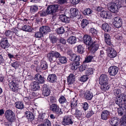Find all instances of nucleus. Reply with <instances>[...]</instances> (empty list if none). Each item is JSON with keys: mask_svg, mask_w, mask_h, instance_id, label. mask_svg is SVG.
<instances>
[{"mask_svg": "<svg viewBox=\"0 0 126 126\" xmlns=\"http://www.w3.org/2000/svg\"><path fill=\"white\" fill-rule=\"evenodd\" d=\"M58 5H52L48 6L47 9V14L52 15V17L55 18L57 15L56 11L58 9Z\"/></svg>", "mask_w": 126, "mask_h": 126, "instance_id": "nucleus-1", "label": "nucleus"}, {"mask_svg": "<svg viewBox=\"0 0 126 126\" xmlns=\"http://www.w3.org/2000/svg\"><path fill=\"white\" fill-rule=\"evenodd\" d=\"M47 56L49 61L50 62H55L57 58L60 57L61 55L58 52L55 51L48 53Z\"/></svg>", "mask_w": 126, "mask_h": 126, "instance_id": "nucleus-2", "label": "nucleus"}, {"mask_svg": "<svg viewBox=\"0 0 126 126\" xmlns=\"http://www.w3.org/2000/svg\"><path fill=\"white\" fill-rule=\"evenodd\" d=\"M49 109L51 111L58 115L63 113L61 109L60 108L59 106L56 104H54L50 105Z\"/></svg>", "mask_w": 126, "mask_h": 126, "instance_id": "nucleus-3", "label": "nucleus"}, {"mask_svg": "<svg viewBox=\"0 0 126 126\" xmlns=\"http://www.w3.org/2000/svg\"><path fill=\"white\" fill-rule=\"evenodd\" d=\"M116 98L115 103L118 105L119 106L120 105H122L124 102L126 101V95L123 94L120 95L119 96H117Z\"/></svg>", "mask_w": 126, "mask_h": 126, "instance_id": "nucleus-4", "label": "nucleus"}, {"mask_svg": "<svg viewBox=\"0 0 126 126\" xmlns=\"http://www.w3.org/2000/svg\"><path fill=\"white\" fill-rule=\"evenodd\" d=\"M118 3H117L111 2L109 3L108 5V9L111 12L113 13H116L118 11V8L120 7L118 6Z\"/></svg>", "mask_w": 126, "mask_h": 126, "instance_id": "nucleus-5", "label": "nucleus"}, {"mask_svg": "<svg viewBox=\"0 0 126 126\" xmlns=\"http://www.w3.org/2000/svg\"><path fill=\"white\" fill-rule=\"evenodd\" d=\"M9 85L10 89L14 92L16 93L18 92L19 89L18 85L15 80L9 81Z\"/></svg>", "mask_w": 126, "mask_h": 126, "instance_id": "nucleus-6", "label": "nucleus"}, {"mask_svg": "<svg viewBox=\"0 0 126 126\" xmlns=\"http://www.w3.org/2000/svg\"><path fill=\"white\" fill-rule=\"evenodd\" d=\"M107 52L108 53V55L110 58H113L117 55V52L114 48L112 47H108L106 49Z\"/></svg>", "mask_w": 126, "mask_h": 126, "instance_id": "nucleus-7", "label": "nucleus"}, {"mask_svg": "<svg viewBox=\"0 0 126 126\" xmlns=\"http://www.w3.org/2000/svg\"><path fill=\"white\" fill-rule=\"evenodd\" d=\"M113 24L114 26L116 28L121 27L122 25V21L121 18L119 17L114 18Z\"/></svg>", "mask_w": 126, "mask_h": 126, "instance_id": "nucleus-8", "label": "nucleus"}, {"mask_svg": "<svg viewBox=\"0 0 126 126\" xmlns=\"http://www.w3.org/2000/svg\"><path fill=\"white\" fill-rule=\"evenodd\" d=\"M42 94L44 96H48L50 93V90L48 86L46 84H44L42 88Z\"/></svg>", "mask_w": 126, "mask_h": 126, "instance_id": "nucleus-9", "label": "nucleus"}, {"mask_svg": "<svg viewBox=\"0 0 126 126\" xmlns=\"http://www.w3.org/2000/svg\"><path fill=\"white\" fill-rule=\"evenodd\" d=\"M62 123L63 125L65 126L72 124L73 122L70 116H65L63 117Z\"/></svg>", "mask_w": 126, "mask_h": 126, "instance_id": "nucleus-10", "label": "nucleus"}, {"mask_svg": "<svg viewBox=\"0 0 126 126\" xmlns=\"http://www.w3.org/2000/svg\"><path fill=\"white\" fill-rule=\"evenodd\" d=\"M118 68L115 66H111L108 69V72L111 76H114L116 75L118 70Z\"/></svg>", "mask_w": 126, "mask_h": 126, "instance_id": "nucleus-11", "label": "nucleus"}, {"mask_svg": "<svg viewBox=\"0 0 126 126\" xmlns=\"http://www.w3.org/2000/svg\"><path fill=\"white\" fill-rule=\"evenodd\" d=\"M83 38L84 42L86 45L90 46L93 43L91 37L90 36L86 35L84 36Z\"/></svg>", "mask_w": 126, "mask_h": 126, "instance_id": "nucleus-12", "label": "nucleus"}, {"mask_svg": "<svg viewBox=\"0 0 126 126\" xmlns=\"http://www.w3.org/2000/svg\"><path fill=\"white\" fill-rule=\"evenodd\" d=\"M108 80V78L107 75L105 74L102 75L100 77L99 83L102 85L104 83H107Z\"/></svg>", "mask_w": 126, "mask_h": 126, "instance_id": "nucleus-13", "label": "nucleus"}, {"mask_svg": "<svg viewBox=\"0 0 126 126\" xmlns=\"http://www.w3.org/2000/svg\"><path fill=\"white\" fill-rule=\"evenodd\" d=\"M110 115V112L107 110H104L101 114V119L104 120H107Z\"/></svg>", "mask_w": 126, "mask_h": 126, "instance_id": "nucleus-14", "label": "nucleus"}, {"mask_svg": "<svg viewBox=\"0 0 126 126\" xmlns=\"http://www.w3.org/2000/svg\"><path fill=\"white\" fill-rule=\"evenodd\" d=\"M70 60L71 61H74L75 63H79V61L80 59V57L77 55L75 54H71L70 55Z\"/></svg>", "mask_w": 126, "mask_h": 126, "instance_id": "nucleus-15", "label": "nucleus"}, {"mask_svg": "<svg viewBox=\"0 0 126 126\" xmlns=\"http://www.w3.org/2000/svg\"><path fill=\"white\" fill-rule=\"evenodd\" d=\"M120 122L119 119L117 117H114L111 118L110 124L112 126H117L120 124Z\"/></svg>", "mask_w": 126, "mask_h": 126, "instance_id": "nucleus-16", "label": "nucleus"}, {"mask_svg": "<svg viewBox=\"0 0 126 126\" xmlns=\"http://www.w3.org/2000/svg\"><path fill=\"white\" fill-rule=\"evenodd\" d=\"M34 79L39 83H43L45 82L44 78L39 74L37 73L35 75Z\"/></svg>", "mask_w": 126, "mask_h": 126, "instance_id": "nucleus-17", "label": "nucleus"}, {"mask_svg": "<svg viewBox=\"0 0 126 126\" xmlns=\"http://www.w3.org/2000/svg\"><path fill=\"white\" fill-rule=\"evenodd\" d=\"M8 42L7 38H5L2 39L1 42L0 43L1 47L6 50H8Z\"/></svg>", "mask_w": 126, "mask_h": 126, "instance_id": "nucleus-18", "label": "nucleus"}, {"mask_svg": "<svg viewBox=\"0 0 126 126\" xmlns=\"http://www.w3.org/2000/svg\"><path fill=\"white\" fill-rule=\"evenodd\" d=\"M8 42L7 38H5L2 39L1 42L0 43L1 47L6 50H8Z\"/></svg>", "mask_w": 126, "mask_h": 126, "instance_id": "nucleus-19", "label": "nucleus"}, {"mask_svg": "<svg viewBox=\"0 0 126 126\" xmlns=\"http://www.w3.org/2000/svg\"><path fill=\"white\" fill-rule=\"evenodd\" d=\"M99 46L95 41L92 43L90 46L89 47L93 52H95L98 49Z\"/></svg>", "mask_w": 126, "mask_h": 126, "instance_id": "nucleus-20", "label": "nucleus"}, {"mask_svg": "<svg viewBox=\"0 0 126 126\" xmlns=\"http://www.w3.org/2000/svg\"><path fill=\"white\" fill-rule=\"evenodd\" d=\"M47 79L50 82L54 83L56 81L57 77L55 74H50L48 75Z\"/></svg>", "mask_w": 126, "mask_h": 126, "instance_id": "nucleus-21", "label": "nucleus"}, {"mask_svg": "<svg viewBox=\"0 0 126 126\" xmlns=\"http://www.w3.org/2000/svg\"><path fill=\"white\" fill-rule=\"evenodd\" d=\"M15 118L14 113L11 110H8V121L12 123L15 120Z\"/></svg>", "mask_w": 126, "mask_h": 126, "instance_id": "nucleus-22", "label": "nucleus"}, {"mask_svg": "<svg viewBox=\"0 0 126 126\" xmlns=\"http://www.w3.org/2000/svg\"><path fill=\"white\" fill-rule=\"evenodd\" d=\"M50 29L49 27L47 26H44L42 27L39 29V31L43 34H46L50 31Z\"/></svg>", "mask_w": 126, "mask_h": 126, "instance_id": "nucleus-23", "label": "nucleus"}, {"mask_svg": "<svg viewBox=\"0 0 126 126\" xmlns=\"http://www.w3.org/2000/svg\"><path fill=\"white\" fill-rule=\"evenodd\" d=\"M25 116L29 121H32L34 119L33 114L30 111H26L25 113Z\"/></svg>", "mask_w": 126, "mask_h": 126, "instance_id": "nucleus-24", "label": "nucleus"}, {"mask_svg": "<svg viewBox=\"0 0 126 126\" xmlns=\"http://www.w3.org/2000/svg\"><path fill=\"white\" fill-rule=\"evenodd\" d=\"M78 13V11L77 9L75 8L71 9L69 14L70 17L71 18L75 17L77 15Z\"/></svg>", "mask_w": 126, "mask_h": 126, "instance_id": "nucleus-25", "label": "nucleus"}, {"mask_svg": "<svg viewBox=\"0 0 126 126\" xmlns=\"http://www.w3.org/2000/svg\"><path fill=\"white\" fill-rule=\"evenodd\" d=\"M75 77L73 74H70L67 77V81L68 84H73L75 81Z\"/></svg>", "mask_w": 126, "mask_h": 126, "instance_id": "nucleus-26", "label": "nucleus"}, {"mask_svg": "<svg viewBox=\"0 0 126 126\" xmlns=\"http://www.w3.org/2000/svg\"><path fill=\"white\" fill-rule=\"evenodd\" d=\"M110 15V12L108 11H102L100 13L101 16L106 19L109 18Z\"/></svg>", "mask_w": 126, "mask_h": 126, "instance_id": "nucleus-27", "label": "nucleus"}, {"mask_svg": "<svg viewBox=\"0 0 126 126\" xmlns=\"http://www.w3.org/2000/svg\"><path fill=\"white\" fill-rule=\"evenodd\" d=\"M105 40L107 44L109 46L112 45L111 42L110 37L109 35L107 33H105L104 34Z\"/></svg>", "mask_w": 126, "mask_h": 126, "instance_id": "nucleus-28", "label": "nucleus"}, {"mask_svg": "<svg viewBox=\"0 0 126 126\" xmlns=\"http://www.w3.org/2000/svg\"><path fill=\"white\" fill-rule=\"evenodd\" d=\"M85 99L88 100H91L93 97V93L89 91H86L85 93Z\"/></svg>", "mask_w": 126, "mask_h": 126, "instance_id": "nucleus-29", "label": "nucleus"}, {"mask_svg": "<svg viewBox=\"0 0 126 126\" xmlns=\"http://www.w3.org/2000/svg\"><path fill=\"white\" fill-rule=\"evenodd\" d=\"M71 111L73 114L75 115L76 116H79L81 115V112L76 108L75 109L72 108L71 109Z\"/></svg>", "mask_w": 126, "mask_h": 126, "instance_id": "nucleus-30", "label": "nucleus"}, {"mask_svg": "<svg viewBox=\"0 0 126 126\" xmlns=\"http://www.w3.org/2000/svg\"><path fill=\"white\" fill-rule=\"evenodd\" d=\"M76 37L73 36H71L67 40L68 43L71 44H75L76 42Z\"/></svg>", "mask_w": 126, "mask_h": 126, "instance_id": "nucleus-31", "label": "nucleus"}, {"mask_svg": "<svg viewBox=\"0 0 126 126\" xmlns=\"http://www.w3.org/2000/svg\"><path fill=\"white\" fill-rule=\"evenodd\" d=\"M40 88L39 83L36 81L33 82L32 86V89L33 91H36Z\"/></svg>", "mask_w": 126, "mask_h": 126, "instance_id": "nucleus-32", "label": "nucleus"}, {"mask_svg": "<svg viewBox=\"0 0 126 126\" xmlns=\"http://www.w3.org/2000/svg\"><path fill=\"white\" fill-rule=\"evenodd\" d=\"M79 63H70V68L72 70L77 69L79 67Z\"/></svg>", "mask_w": 126, "mask_h": 126, "instance_id": "nucleus-33", "label": "nucleus"}, {"mask_svg": "<svg viewBox=\"0 0 126 126\" xmlns=\"http://www.w3.org/2000/svg\"><path fill=\"white\" fill-rule=\"evenodd\" d=\"M60 19L62 21L65 23L68 22L69 18L64 15H61L60 16Z\"/></svg>", "mask_w": 126, "mask_h": 126, "instance_id": "nucleus-34", "label": "nucleus"}, {"mask_svg": "<svg viewBox=\"0 0 126 126\" xmlns=\"http://www.w3.org/2000/svg\"><path fill=\"white\" fill-rule=\"evenodd\" d=\"M102 28L106 32H109L111 30V27H109L107 23L103 24L102 26Z\"/></svg>", "mask_w": 126, "mask_h": 126, "instance_id": "nucleus-35", "label": "nucleus"}, {"mask_svg": "<svg viewBox=\"0 0 126 126\" xmlns=\"http://www.w3.org/2000/svg\"><path fill=\"white\" fill-rule=\"evenodd\" d=\"M15 106L18 109L22 110L24 108L23 103L21 102H18L15 103Z\"/></svg>", "mask_w": 126, "mask_h": 126, "instance_id": "nucleus-36", "label": "nucleus"}, {"mask_svg": "<svg viewBox=\"0 0 126 126\" xmlns=\"http://www.w3.org/2000/svg\"><path fill=\"white\" fill-rule=\"evenodd\" d=\"M40 66V68L41 69L43 70H46L48 67V64L45 61H44L41 63Z\"/></svg>", "mask_w": 126, "mask_h": 126, "instance_id": "nucleus-37", "label": "nucleus"}, {"mask_svg": "<svg viewBox=\"0 0 126 126\" xmlns=\"http://www.w3.org/2000/svg\"><path fill=\"white\" fill-rule=\"evenodd\" d=\"M59 62L61 63L64 64L66 63L67 60L65 56H61L59 58Z\"/></svg>", "mask_w": 126, "mask_h": 126, "instance_id": "nucleus-38", "label": "nucleus"}, {"mask_svg": "<svg viewBox=\"0 0 126 126\" xmlns=\"http://www.w3.org/2000/svg\"><path fill=\"white\" fill-rule=\"evenodd\" d=\"M77 104V100H75L74 98L72 99L71 100V109H72V108L75 109L76 108Z\"/></svg>", "mask_w": 126, "mask_h": 126, "instance_id": "nucleus-39", "label": "nucleus"}, {"mask_svg": "<svg viewBox=\"0 0 126 126\" xmlns=\"http://www.w3.org/2000/svg\"><path fill=\"white\" fill-rule=\"evenodd\" d=\"M21 29L23 31L31 32L32 31L31 27L28 25H24L22 26Z\"/></svg>", "mask_w": 126, "mask_h": 126, "instance_id": "nucleus-40", "label": "nucleus"}, {"mask_svg": "<svg viewBox=\"0 0 126 126\" xmlns=\"http://www.w3.org/2000/svg\"><path fill=\"white\" fill-rule=\"evenodd\" d=\"M101 85V89L102 90L104 91L108 90L110 87L108 82L107 83H104Z\"/></svg>", "mask_w": 126, "mask_h": 126, "instance_id": "nucleus-41", "label": "nucleus"}, {"mask_svg": "<svg viewBox=\"0 0 126 126\" xmlns=\"http://www.w3.org/2000/svg\"><path fill=\"white\" fill-rule=\"evenodd\" d=\"M89 24L88 20L86 19H83L81 22V25L82 28H84Z\"/></svg>", "mask_w": 126, "mask_h": 126, "instance_id": "nucleus-42", "label": "nucleus"}, {"mask_svg": "<svg viewBox=\"0 0 126 126\" xmlns=\"http://www.w3.org/2000/svg\"><path fill=\"white\" fill-rule=\"evenodd\" d=\"M94 60L93 57L91 56H89L85 58V60L83 62V63H88Z\"/></svg>", "mask_w": 126, "mask_h": 126, "instance_id": "nucleus-43", "label": "nucleus"}, {"mask_svg": "<svg viewBox=\"0 0 126 126\" xmlns=\"http://www.w3.org/2000/svg\"><path fill=\"white\" fill-rule=\"evenodd\" d=\"M49 37L50 38V41L53 44H55L56 43L58 39L57 38L54 36L50 35Z\"/></svg>", "mask_w": 126, "mask_h": 126, "instance_id": "nucleus-44", "label": "nucleus"}, {"mask_svg": "<svg viewBox=\"0 0 126 126\" xmlns=\"http://www.w3.org/2000/svg\"><path fill=\"white\" fill-rule=\"evenodd\" d=\"M38 9V8L36 6L33 5L30 6V12L32 13H34L35 12L37 11Z\"/></svg>", "mask_w": 126, "mask_h": 126, "instance_id": "nucleus-45", "label": "nucleus"}, {"mask_svg": "<svg viewBox=\"0 0 126 126\" xmlns=\"http://www.w3.org/2000/svg\"><path fill=\"white\" fill-rule=\"evenodd\" d=\"M119 107H120L117 109L118 114L119 115L122 116L125 110L123 107H122L120 106Z\"/></svg>", "mask_w": 126, "mask_h": 126, "instance_id": "nucleus-46", "label": "nucleus"}, {"mask_svg": "<svg viewBox=\"0 0 126 126\" xmlns=\"http://www.w3.org/2000/svg\"><path fill=\"white\" fill-rule=\"evenodd\" d=\"M84 49L83 47L81 45H79L77 46V51L79 53L82 54L83 53Z\"/></svg>", "mask_w": 126, "mask_h": 126, "instance_id": "nucleus-47", "label": "nucleus"}, {"mask_svg": "<svg viewBox=\"0 0 126 126\" xmlns=\"http://www.w3.org/2000/svg\"><path fill=\"white\" fill-rule=\"evenodd\" d=\"M92 13V10L89 8L86 9L83 12V13L85 15L90 14Z\"/></svg>", "mask_w": 126, "mask_h": 126, "instance_id": "nucleus-48", "label": "nucleus"}, {"mask_svg": "<svg viewBox=\"0 0 126 126\" xmlns=\"http://www.w3.org/2000/svg\"><path fill=\"white\" fill-rule=\"evenodd\" d=\"M93 69L92 68H87L86 71V73L87 75L92 74L93 73Z\"/></svg>", "mask_w": 126, "mask_h": 126, "instance_id": "nucleus-49", "label": "nucleus"}, {"mask_svg": "<svg viewBox=\"0 0 126 126\" xmlns=\"http://www.w3.org/2000/svg\"><path fill=\"white\" fill-rule=\"evenodd\" d=\"M84 63H83V64L79 67V70L81 72L86 69L87 68H88V66L87 65L85 64Z\"/></svg>", "mask_w": 126, "mask_h": 126, "instance_id": "nucleus-50", "label": "nucleus"}, {"mask_svg": "<svg viewBox=\"0 0 126 126\" xmlns=\"http://www.w3.org/2000/svg\"><path fill=\"white\" fill-rule=\"evenodd\" d=\"M59 101L60 103L63 104L66 102V99L63 96L61 97L59 99Z\"/></svg>", "mask_w": 126, "mask_h": 126, "instance_id": "nucleus-51", "label": "nucleus"}, {"mask_svg": "<svg viewBox=\"0 0 126 126\" xmlns=\"http://www.w3.org/2000/svg\"><path fill=\"white\" fill-rule=\"evenodd\" d=\"M57 32L59 34H63L65 32L64 29L63 27H61L58 28L57 30Z\"/></svg>", "mask_w": 126, "mask_h": 126, "instance_id": "nucleus-52", "label": "nucleus"}, {"mask_svg": "<svg viewBox=\"0 0 126 126\" xmlns=\"http://www.w3.org/2000/svg\"><path fill=\"white\" fill-rule=\"evenodd\" d=\"M88 79V76L87 75H84L82 76L80 78V80L82 82H84L86 81Z\"/></svg>", "mask_w": 126, "mask_h": 126, "instance_id": "nucleus-53", "label": "nucleus"}, {"mask_svg": "<svg viewBox=\"0 0 126 126\" xmlns=\"http://www.w3.org/2000/svg\"><path fill=\"white\" fill-rule=\"evenodd\" d=\"M11 65L12 66L15 68V69H16L19 66V63L17 62L16 61L13 63H11Z\"/></svg>", "mask_w": 126, "mask_h": 126, "instance_id": "nucleus-54", "label": "nucleus"}, {"mask_svg": "<svg viewBox=\"0 0 126 126\" xmlns=\"http://www.w3.org/2000/svg\"><path fill=\"white\" fill-rule=\"evenodd\" d=\"M114 93L115 95H117V96H119L120 95H121L122 94H121L120 90V89H115L114 90Z\"/></svg>", "mask_w": 126, "mask_h": 126, "instance_id": "nucleus-55", "label": "nucleus"}, {"mask_svg": "<svg viewBox=\"0 0 126 126\" xmlns=\"http://www.w3.org/2000/svg\"><path fill=\"white\" fill-rule=\"evenodd\" d=\"M43 35V33L40 31L39 32H36L35 33V36L36 38H41L42 36Z\"/></svg>", "mask_w": 126, "mask_h": 126, "instance_id": "nucleus-56", "label": "nucleus"}, {"mask_svg": "<svg viewBox=\"0 0 126 126\" xmlns=\"http://www.w3.org/2000/svg\"><path fill=\"white\" fill-rule=\"evenodd\" d=\"M45 121L43 124L44 126H50L51 123L47 119H46Z\"/></svg>", "mask_w": 126, "mask_h": 126, "instance_id": "nucleus-57", "label": "nucleus"}, {"mask_svg": "<svg viewBox=\"0 0 126 126\" xmlns=\"http://www.w3.org/2000/svg\"><path fill=\"white\" fill-rule=\"evenodd\" d=\"M90 33L94 36H95L96 35L97 32L96 30L93 28H91L90 30Z\"/></svg>", "mask_w": 126, "mask_h": 126, "instance_id": "nucleus-58", "label": "nucleus"}, {"mask_svg": "<svg viewBox=\"0 0 126 126\" xmlns=\"http://www.w3.org/2000/svg\"><path fill=\"white\" fill-rule=\"evenodd\" d=\"M83 104V108L84 110H86L88 109L89 105L87 102L84 103Z\"/></svg>", "mask_w": 126, "mask_h": 126, "instance_id": "nucleus-59", "label": "nucleus"}, {"mask_svg": "<svg viewBox=\"0 0 126 126\" xmlns=\"http://www.w3.org/2000/svg\"><path fill=\"white\" fill-rule=\"evenodd\" d=\"M46 12H47V11ZM39 14L40 16H45L47 14V12L46 13L45 12L43 11L39 12Z\"/></svg>", "mask_w": 126, "mask_h": 126, "instance_id": "nucleus-60", "label": "nucleus"}, {"mask_svg": "<svg viewBox=\"0 0 126 126\" xmlns=\"http://www.w3.org/2000/svg\"><path fill=\"white\" fill-rule=\"evenodd\" d=\"M70 2L73 4H78L80 1V0H70Z\"/></svg>", "mask_w": 126, "mask_h": 126, "instance_id": "nucleus-61", "label": "nucleus"}, {"mask_svg": "<svg viewBox=\"0 0 126 126\" xmlns=\"http://www.w3.org/2000/svg\"><path fill=\"white\" fill-rule=\"evenodd\" d=\"M93 114H94V113H93L90 110H89V111H88V113L87 115V117L88 118H89L92 116Z\"/></svg>", "mask_w": 126, "mask_h": 126, "instance_id": "nucleus-62", "label": "nucleus"}, {"mask_svg": "<svg viewBox=\"0 0 126 126\" xmlns=\"http://www.w3.org/2000/svg\"><path fill=\"white\" fill-rule=\"evenodd\" d=\"M50 101L52 103L55 102L56 101V100L55 98L53 96H51L50 99Z\"/></svg>", "mask_w": 126, "mask_h": 126, "instance_id": "nucleus-63", "label": "nucleus"}, {"mask_svg": "<svg viewBox=\"0 0 126 126\" xmlns=\"http://www.w3.org/2000/svg\"><path fill=\"white\" fill-rule=\"evenodd\" d=\"M59 41L61 43L63 44H65L66 41L65 40L62 38H61L59 40Z\"/></svg>", "mask_w": 126, "mask_h": 126, "instance_id": "nucleus-64", "label": "nucleus"}]
</instances>
